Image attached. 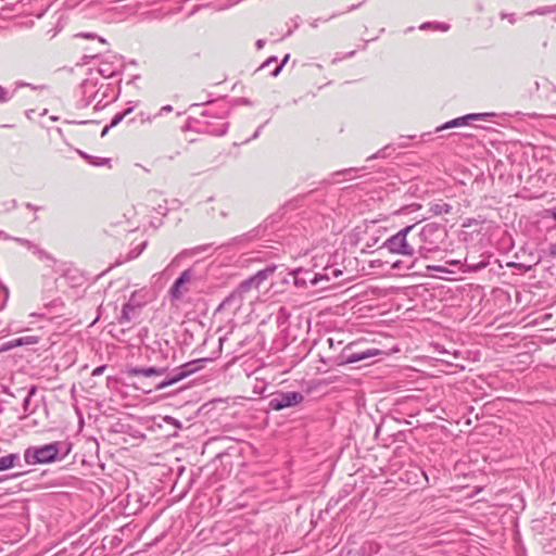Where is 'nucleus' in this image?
Returning <instances> with one entry per match:
<instances>
[{"label": "nucleus", "mask_w": 556, "mask_h": 556, "mask_svg": "<svg viewBox=\"0 0 556 556\" xmlns=\"http://www.w3.org/2000/svg\"><path fill=\"white\" fill-rule=\"evenodd\" d=\"M274 273V268H266L257 271L254 276L249 279L242 281L238 288L231 293L229 300H244L247 298H254V295H249L253 291H257L260 286L268 279V277Z\"/></svg>", "instance_id": "1"}, {"label": "nucleus", "mask_w": 556, "mask_h": 556, "mask_svg": "<svg viewBox=\"0 0 556 556\" xmlns=\"http://www.w3.org/2000/svg\"><path fill=\"white\" fill-rule=\"evenodd\" d=\"M60 452V443L54 442L43 446L28 447L24 453L25 462L29 465L52 463Z\"/></svg>", "instance_id": "2"}, {"label": "nucleus", "mask_w": 556, "mask_h": 556, "mask_svg": "<svg viewBox=\"0 0 556 556\" xmlns=\"http://www.w3.org/2000/svg\"><path fill=\"white\" fill-rule=\"evenodd\" d=\"M415 228V225H409L395 235L386 240L383 247L393 254L404 256H413L415 254L414 247L408 242L407 236Z\"/></svg>", "instance_id": "3"}, {"label": "nucleus", "mask_w": 556, "mask_h": 556, "mask_svg": "<svg viewBox=\"0 0 556 556\" xmlns=\"http://www.w3.org/2000/svg\"><path fill=\"white\" fill-rule=\"evenodd\" d=\"M358 345L357 342H351L348 344L342 353L339 356V364H352L357 363L374 356H378L381 354V351L378 349H367L362 351H354V349Z\"/></svg>", "instance_id": "4"}, {"label": "nucleus", "mask_w": 556, "mask_h": 556, "mask_svg": "<svg viewBox=\"0 0 556 556\" xmlns=\"http://www.w3.org/2000/svg\"><path fill=\"white\" fill-rule=\"evenodd\" d=\"M304 396L300 392H281L277 393L270 401L269 407L274 410H281L283 408L292 407L300 404Z\"/></svg>", "instance_id": "5"}, {"label": "nucleus", "mask_w": 556, "mask_h": 556, "mask_svg": "<svg viewBox=\"0 0 556 556\" xmlns=\"http://www.w3.org/2000/svg\"><path fill=\"white\" fill-rule=\"evenodd\" d=\"M193 279V271L191 269H186L182 274L176 279L173 287L170 288V294L174 299H180L184 294L188 292V285Z\"/></svg>", "instance_id": "6"}, {"label": "nucleus", "mask_w": 556, "mask_h": 556, "mask_svg": "<svg viewBox=\"0 0 556 556\" xmlns=\"http://www.w3.org/2000/svg\"><path fill=\"white\" fill-rule=\"evenodd\" d=\"M492 115L493 114H490V113L468 114L466 116L457 117V118H454V119L445 123L442 127L438 128V130L464 126V125H467L468 121L483 119V118H485L488 116H492Z\"/></svg>", "instance_id": "7"}, {"label": "nucleus", "mask_w": 556, "mask_h": 556, "mask_svg": "<svg viewBox=\"0 0 556 556\" xmlns=\"http://www.w3.org/2000/svg\"><path fill=\"white\" fill-rule=\"evenodd\" d=\"M189 366H190V364H186L182 367H180L178 374H176L175 376H173L169 379H166V380L160 382L156 386V390L165 389V388L185 379L187 376H189L193 371V369H186Z\"/></svg>", "instance_id": "8"}, {"label": "nucleus", "mask_w": 556, "mask_h": 556, "mask_svg": "<svg viewBox=\"0 0 556 556\" xmlns=\"http://www.w3.org/2000/svg\"><path fill=\"white\" fill-rule=\"evenodd\" d=\"M440 227L437 224H427L420 230V238L425 242L434 243L435 239L440 236Z\"/></svg>", "instance_id": "9"}, {"label": "nucleus", "mask_w": 556, "mask_h": 556, "mask_svg": "<svg viewBox=\"0 0 556 556\" xmlns=\"http://www.w3.org/2000/svg\"><path fill=\"white\" fill-rule=\"evenodd\" d=\"M166 371V368H156V367H136L130 369V374L132 376H143V377H151V376H162Z\"/></svg>", "instance_id": "10"}, {"label": "nucleus", "mask_w": 556, "mask_h": 556, "mask_svg": "<svg viewBox=\"0 0 556 556\" xmlns=\"http://www.w3.org/2000/svg\"><path fill=\"white\" fill-rule=\"evenodd\" d=\"M21 457L16 453L8 454L0 457V471L11 469L20 465Z\"/></svg>", "instance_id": "11"}, {"label": "nucleus", "mask_w": 556, "mask_h": 556, "mask_svg": "<svg viewBox=\"0 0 556 556\" xmlns=\"http://www.w3.org/2000/svg\"><path fill=\"white\" fill-rule=\"evenodd\" d=\"M137 313V306L127 303L124 305L121 315V323H128Z\"/></svg>", "instance_id": "12"}, {"label": "nucleus", "mask_w": 556, "mask_h": 556, "mask_svg": "<svg viewBox=\"0 0 556 556\" xmlns=\"http://www.w3.org/2000/svg\"><path fill=\"white\" fill-rule=\"evenodd\" d=\"M548 235L551 240H555L556 225L549 229ZM545 253L551 257H556V241H552L549 243L548 249L545 251Z\"/></svg>", "instance_id": "13"}, {"label": "nucleus", "mask_w": 556, "mask_h": 556, "mask_svg": "<svg viewBox=\"0 0 556 556\" xmlns=\"http://www.w3.org/2000/svg\"><path fill=\"white\" fill-rule=\"evenodd\" d=\"M555 12H556V4L539 8L536 10L528 12L527 15H535V14L536 15H547V14L555 13Z\"/></svg>", "instance_id": "14"}, {"label": "nucleus", "mask_w": 556, "mask_h": 556, "mask_svg": "<svg viewBox=\"0 0 556 556\" xmlns=\"http://www.w3.org/2000/svg\"><path fill=\"white\" fill-rule=\"evenodd\" d=\"M36 342H37V340L34 337L20 338V339H16L14 341H11L7 349H10V348H13V346H20V345H24V344H33V343H36Z\"/></svg>", "instance_id": "15"}, {"label": "nucleus", "mask_w": 556, "mask_h": 556, "mask_svg": "<svg viewBox=\"0 0 556 556\" xmlns=\"http://www.w3.org/2000/svg\"><path fill=\"white\" fill-rule=\"evenodd\" d=\"M131 111H132V109L129 108V109L125 110L123 113L116 114L113 117V119L110 124V127H115L116 125H118L124 119V117L127 116Z\"/></svg>", "instance_id": "16"}, {"label": "nucleus", "mask_w": 556, "mask_h": 556, "mask_svg": "<svg viewBox=\"0 0 556 556\" xmlns=\"http://www.w3.org/2000/svg\"><path fill=\"white\" fill-rule=\"evenodd\" d=\"M34 393H35V389L33 388V389L28 392L27 396H26V397H25V400H24L23 407H24V410H25V412H27V410H28V405H29V402H30V397H31V395H33Z\"/></svg>", "instance_id": "17"}, {"label": "nucleus", "mask_w": 556, "mask_h": 556, "mask_svg": "<svg viewBox=\"0 0 556 556\" xmlns=\"http://www.w3.org/2000/svg\"><path fill=\"white\" fill-rule=\"evenodd\" d=\"M288 60H289V54H287V55L283 58V60H282L281 64H280L279 66H277V67H276V70L273 72V76H277V75L280 73V71H281L282 66L288 62Z\"/></svg>", "instance_id": "18"}, {"label": "nucleus", "mask_w": 556, "mask_h": 556, "mask_svg": "<svg viewBox=\"0 0 556 556\" xmlns=\"http://www.w3.org/2000/svg\"><path fill=\"white\" fill-rule=\"evenodd\" d=\"M8 100V92L2 87H0V102H7Z\"/></svg>", "instance_id": "19"}, {"label": "nucleus", "mask_w": 556, "mask_h": 556, "mask_svg": "<svg viewBox=\"0 0 556 556\" xmlns=\"http://www.w3.org/2000/svg\"><path fill=\"white\" fill-rule=\"evenodd\" d=\"M428 269L435 270V271H441V273H447V270L444 267H442V266H428Z\"/></svg>", "instance_id": "20"}, {"label": "nucleus", "mask_w": 556, "mask_h": 556, "mask_svg": "<svg viewBox=\"0 0 556 556\" xmlns=\"http://www.w3.org/2000/svg\"><path fill=\"white\" fill-rule=\"evenodd\" d=\"M434 28L446 31L450 28V26L447 24H437Z\"/></svg>", "instance_id": "21"}, {"label": "nucleus", "mask_w": 556, "mask_h": 556, "mask_svg": "<svg viewBox=\"0 0 556 556\" xmlns=\"http://www.w3.org/2000/svg\"><path fill=\"white\" fill-rule=\"evenodd\" d=\"M173 111V108L172 105H164L161 110H160V113L159 115L163 114L164 112H172Z\"/></svg>", "instance_id": "22"}, {"label": "nucleus", "mask_w": 556, "mask_h": 556, "mask_svg": "<svg viewBox=\"0 0 556 556\" xmlns=\"http://www.w3.org/2000/svg\"><path fill=\"white\" fill-rule=\"evenodd\" d=\"M79 155H81L84 159L88 160L89 162L93 163L91 161V156L87 155L86 153L81 152V151H78Z\"/></svg>", "instance_id": "23"}, {"label": "nucleus", "mask_w": 556, "mask_h": 556, "mask_svg": "<svg viewBox=\"0 0 556 556\" xmlns=\"http://www.w3.org/2000/svg\"><path fill=\"white\" fill-rule=\"evenodd\" d=\"M257 49H262L264 47V40L260 39L256 41Z\"/></svg>", "instance_id": "24"}, {"label": "nucleus", "mask_w": 556, "mask_h": 556, "mask_svg": "<svg viewBox=\"0 0 556 556\" xmlns=\"http://www.w3.org/2000/svg\"><path fill=\"white\" fill-rule=\"evenodd\" d=\"M104 367H98L93 370V375H100L103 371Z\"/></svg>", "instance_id": "25"}, {"label": "nucleus", "mask_w": 556, "mask_h": 556, "mask_svg": "<svg viewBox=\"0 0 556 556\" xmlns=\"http://www.w3.org/2000/svg\"><path fill=\"white\" fill-rule=\"evenodd\" d=\"M110 128H111V127H110V125H109V126H105V127L103 128L102 132H101V137H104V136L108 134V131H109V129H110Z\"/></svg>", "instance_id": "26"}, {"label": "nucleus", "mask_w": 556, "mask_h": 556, "mask_svg": "<svg viewBox=\"0 0 556 556\" xmlns=\"http://www.w3.org/2000/svg\"><path fill=\"white\" fill-rule=\"evenodd\" d=\"M450 210H451V206H450L448 204H444L443 211H444L445 213H448V212H450Z\"/></svg>", "instance_id": "27"}, {"label": "nucleus", "mask_w": 556, "mask_h": 556, "mask_svg": "<svg viewBox=\"0 0 556 556\" xmlns=\"http://www.w3.org/2000/svg\"><path fill=\"white\" fill-rule=\"evenodd\" d=\"M515 21H516V20H515V17H514V15H513V14H510V15H509V22H510L511 24H514V23H515Z\"/></svg>", "instance_id": "28"}, {"label": "nucleus", "mask_w": 556, "mask_h": 556, "mask_svg": "<svg viewBox=\"0 0 556 556\" xmlns=\"http://www.w3.org/2000/svg\"><path fill=\"white\" fill-rule=\"evenodd\" d=\"M400 265H401V262H400V261H397V262H395V263L393 264V268H399V267H400Z\"/></svg>", "instance_id": "29"}, {"label": "nucleus", "mask_w": 556, "mask_h": 556, "mask_svg": "<svg viewBox=\"0 0 556 556\" xmlns=\"http://www.w3.org/2000/svg\"><path fill=\"white\" fill-rule=\"evenodd\" d=\"M328 342H329V345H330V346H333V345H334L333 339H331V338H330V339H328Z\"/></svg>", "instance_id": "30"}, {"label": "nucleus", "mask_w": 556, "mask_h": 556, "mask_svg": "<svg viewBox=\"0 0 556 556\" xmlns=\"http://www.w3.org/2000/svg\"><path fill=\"white\" fill-rule=\"evenodd\" d=\"M0 237H3L4 239H9V236L5 235L4 232H0Z\"/></svg>", "instance_id": "31"}, {"label": "nucleus", "mask_w": 556, "mask_h": 556, "mask_svg": "<svg viewBox=\"0 0 556 556\" xmlns=\"http://www.w3.org/2000/svg\"><path fill=\"white\" fill-rule=\"evenodd\" d=\"M429 26H430V24H428V23H427V24H422L420 28H421V29H425V28H427V27H429Z\"/></svg>", "instance_id": "32"}, {"label": "nucleus", "mask_w": 556, "mask_h": 556, "mask_svg": "<svg viewBox=\"0 0 556 556\" xmlns=\"http://www.w3.org/2000/svg\"><path fill=\"white\" fill-rule=\"evenodd\" d=\"M84 37H86V38H91L92 36H91V35H89V34H87V35H84Z\"/></svg>", "instance_id": "33"}, {"label": "nucleus", "mask_w": 556, "mask_h": 556, "mask_svg": "<svg viewBox=\"0 0 556 556\" xmlns=\"http://www.w3.org/2000/svg\"><path fill=\"white\" fill-rule=\"evenodd\" d=\"M552 215L556 219V212H553Z\"/></svg>", "instance_id": "34"}, {"label": "nucleus", "mask_w": 556, "mask_h": 556, "mask_svg": "<svg viewBox=\"0 0 556 556\" xmlns=\"http://www.w3.org/2000/svg\"><path fill=\"white\" fill-rule=\"evenodd\" d=\"M3 290H4L5 294L8 295V289L5 287H3Z\"/></svg>", "instance_id": "35"}]
</instances>
